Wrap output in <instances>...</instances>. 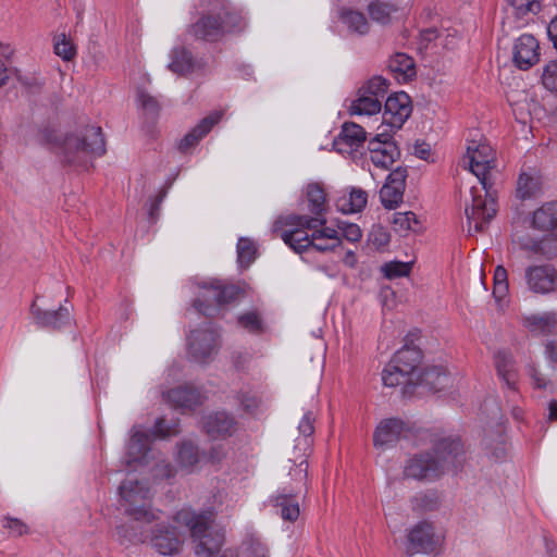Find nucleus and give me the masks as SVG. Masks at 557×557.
I'll list each match as a JSON object with an SVG mask.
<instances>
[{
	"label": "nucleus",
	"instance_id": "nucleus-1",
	"mask_svg": "<svg viewBox=\"0 0 557 557\" xmlns=\"http://www.w3.org/2000/svg\"><path fill=\"white\" fill-rule=\"evenodd\" d=\"M496 153L485 140H470L463 163L476 176L481 188L471 187V206L466 207L469 234L480 233L496 214V202L490 194L491 170L495 166Z\"/></svg>",
	"mask_w": 557,
	"mask_h": 557
},
{
	"label": "nucleus",
	"instance_id": "nucleus-2",
	"mask_svg": "<svg viewBox=\"0 0 557 557\" xmlns=\"http://www.w3.org/2000/svg\"><path fill=\"white\" fill-rule=\"evenodd\" d=\"M465 461L463 445L459 438H443L432 453L410 458L404 474L416 480H434L446 471H457Z\"/></svg>",
	"mask_w": 557,
	"mask_h": 557
},
{
	"label": "nucleus",
	"instance_id": "nucleus-3",
	"mask_svg": "<svg viewBox=\"0 0 557 557\" xmlns=\"http://www.w3.org/2000/svg\"><path fill=\"white\" fill-rule=\"evenodd\" d=\"M174 521L188 530L196 544L197 557H214L225 543L224 532L211 529L213 512L210 510L196 511L191 507H183L174 512Z\"/></svg>",
	"mask_w": 557,
	"mask_h": 557
},
{
	"label": "nucleus",
	"instance_id": "nucleus-4",
	"mask_svg": "<svg viewBox=\"0 0 557 557\" xmlns=\"http://www.w3.org/2000/svg\"><path fill=\"white\" fill-rule=\"evenodd\" d=\"M212 13L202 16L191 26L195 37L215 40L225 33L240 32L247 26L242 12L232 10L224 0H207Z\"/></svg>",
	"mask_w": 557,
	"mask_h": 557
},
{
	"label": "nucleus",
	"instance_id": "nucleus-5",
	"mask_svg": "<svg viewBox=\"0 0 557 557\" xmlns=\"http://www.w3.org/2000/svg\"><path fill=\"white\" fill-rule=\"evenodd\" d=\"M104 151V139L99 126H87L71 133L62 144L64 161L78 166H87L94 158L103 154Z\"/></svg>",
	"mask_w": 557,
	"mask_h": 557
},
{
	"label": "nucleus",
	"instance_id": "nucleus-6",
	"mask_svg": "<svg viewBox=\"0 0 557 557\" xmlns=\"http://www.w3.org/2000/svg\"><path fill=\"white\" fill-rule=\"evenodd\" d=\"M331 187L315 182V251H335L341 248V220L325 218Z\"/></svg>",
	"mask_w": 557,
	"mask_h": 557
},
{
	"label": "nucleus",
	"instance_id": "nucleus-7",
	"mask_svg": "<svg viewBox=\"0 0 557 557\" xmlns=\"http://www.w3.org/2000/svg\"><path fill=\"white\" fill-rule=\"evenodd\" d=\"M121 506L134 521L151 523L159 518V511L150 506L149 486L134 476L126 478L120 488Z\"/></svg>",
	"mask_w": 557,
	"mask_h": 557
},
{
	"label": "nucleus",
	"instance_id": "nucleus-8",
	"mask_svg": "<svg viewBox=\"0 0 557 557\" xmlns=\"http://www.w3.org/2000/svg\"><path fill=\"white\" fill-rule=\"evenodd\" d=\"M395 367H399L403 373L409 374L414 380H419V384L429 385L431 389L440 391L445 386L448 380L447 374L441 367H432L420 371L422 361V351L416 346L405 345L395 352L392 360Z\"/></svg>",
	"mask_w": 557,
	"mask_h": 557
},
{
	"label": "nucleus",
	"instance_id": "nucleus-9",
	"mask_svg": "<svg viewBox=\"0 0 557 557\" xmlns=\"http://www.w3.org/2000/svg\"><path fill=\"white\" fill-rule=\"evenodd\" d=\"M312 220L308 216L281 215L272 226L274 233H281V237L296 253L307 261L313 246V238L309 235Z\"/></svg>",
	"mask_w": 557,
	"mask_h": 557
},
{
	"label": "nucleus",
	"instance_id": "nucleus-10",
	"mask_svg": "<svg viewBox=\"0 0 557 557\" xmlns=\"http://www.w3.org/2000/svg\"><path fill=\"white\" fill-rule=\"evenodd\" d=\"M239 289L234 285H226L218 280H207L198 284V297L194 308L205 314L212 315L219 308L234 300Z\"/></svg>",
	"mask_w": 557,
	"mask_h": 557
},
{
	"label": "nucleus",
	"instance_id": "nucleus-11",
	"mask_svg": "<svg viewBox=\"0 0 557 557\" xmlns=\"http://www.w3.org/2000/svg\"><path fill=\"white\" fill-rule=\"evenodd\" d=\"M188 530L174 521V515L168 523L153 527L149 536L150 545L163 556H176L183 550Z\"/></svg>",
	"mask_w": 557,
	"mask_h": 557
},
{
	"label": "nucleus",
	"instance_id": "nucleus-12",
	"mask_svg": "<svg viewBox=\"0 0 557 557\" xmlns=\"http://www.w3.org/2000/svg\"><path fill=\"white\" fill-rule=\"evenodd\" d=\"M412 112L410 97L404 92H395L385 100L382 124L379 129H387L391 134L401 128Z\"/></svg>",
	"mask_w": 557,
	"mask_h": 557
},
{
	"label": "nucleus",
	"instance_id": "nucleus-13",
	"mask_svg": "<svg viewBox=\"0 0 557 557\" xmlns=\"http://www.w3.org/2000/svg\"><path fill=\"white\" fill-rule=\"evenodd\" d=\"M523 282L528 292L546 296L557 290V270L552 264H532L524 269Z\"/></svg>",
	"mask_w": 557,
	"mask_h": 557
},
{
	"label": "nucleus",
	"instance_id": "nucleus-14",
	"mask_svg": "<svg viewBox=\"0 0 557 557\" xmlns=\"http://www.w3.org/2000/svg\"><path fill=\"white\" fill-rule=\"evenodd\" d=\"M369 158L377 169L388 170L400 157L397 145L387 129L381 131L368 144Z\"/></svg>",
	"mask_w": 557,
	"mask_h": 557
},
{
	"label": "nucleus",
	"instance_id": "nucleus-15",
	"mask_svg": "<svg viewBox=\"0 0 557 557\" xmlns=\"http://www.w3.org/2000/svg\"><path fill=\"white\" fill-rule=\"evenodd\" d=\"M437 545L438 537L429 521H420L408 531L406 553L410 556L433 553Z\"/></svg>",
	"mask_w": 557,
	"mask_h": 557
},
{
	"label": "nucleus",
	"instance_id": "nucleus-16",
	"mask_svg": "<svg viewBox=\"0 0 557 557\" xmlns=\"http://www.w3.org/2000/svg\"><path fill=\"white\" fill-rule=\"evenodd\" d=\"M218 337L211 326L193 331L188 337L191 357L199 362L207 361L218 349Z\"/></svg>",
	"mask_w": 557,
	"mask_h": 557
},
{
	"label": "nucleus",
	"instance_id": "nucleus-17",
	"mask_svg": "<svg viewBox=\"0 0 557 557\" xmlns=\"http://www.w3.org/2000/svg\"><path fill=\"white\" fill-rule=\"evenodd\" d=\"M407 170L398 166L392 171L380 190V199L384 208L395 209L403 201L406 187Z\"/></svg>",
	"mask_w": 557,
	"mask_h": 557
},
{
	"label": "nucleus",
	"instance_id": "nucleus-18",
	"mask_svg": "<svg viewBox=\"0 0 557 557\" xmlns=\"http://www.w3.org/2000/svg\"><path fill=\"white\" fill-rule=\"evenodd\" d=\"M30 314L37 325L53 330L70 325L73 320L67 300H65V305H60L59 309L55 311L45 310L36 302H33L30 306Z\"/></svg>",
	"mask_w": 557,
	"mask_h": 557
},
{
	"label": "nucleus",
	"instance_id": "nucleus-19",
	"mask_svg": "<svg viewBox=\"0 0 557 557\" xmlns=\"http://www.w3.org/2000/svg\"><path fill=\"white\" fill-rule=\"evenodd\" d=\"M407 431L408 426L401 419H383L374 430L373 444L376 448H388L396 444Z\"/></svg>",
	"mask_w": 557,
	"mask_h": 557
},
{
	"label": "nucleus",
	"instance_id": "nucleus-20",
	"mask_svg": "<svg viewBox=\"0 0 557 557\" xmlns=\"http://www.w3.org/2000/svg\"><path fill=\"white\" fill-rule=\"evenodd\" d=\"M367 140L366 131L354 122H345L333 146L342 154H350L363 146Z\"/></svg>",
	"mask_w": 557,
	"mask_h": 557
},
{
	"label": "nucleus",
	"instance_id": "nucleus-21",
	"mask_svg": "<svg viewBox=\"0 0 557 557\" xmlns=\"http://www.w3.org/2000/svg\"><path fill=\"white\" fill-rule=\"evenodd\" d=\"M539 41L530 34L521 35L513 46V62L520 70H529L539 62Z\"/></svg>",
	"mask_w": 557,
	"mask_h": 557
},
{
	"label": "nucleus",
	"instance_id": "nucleus-22",
	"mask_svg": "<svg viewBox=\"0 0 557 557\" xmlns=\"http://www.w3.org/2000/svg\"><path fill=\"white\" fill-rule=\"evenodd\" d=\"M522 325L534 336L557 334V311H544L522 317Z\"/></svg>",
	"mask_w": 557,
	"mask_h": 557
},
{
	"label": "nucleus",
	"instance_id": "nucleus-23",
	"mask_svg": "<svg viewBox=\"0 0 557 557\" xmlns=\"http://www.w3.org/2000/svg\"><path fill=\"white\" fill-rule=\"evenodd\" d=\"M334 199L337 211L344 214L359 213L363 211L368 203V193L356 186H350L342 191Z\"/></svg>",
	"mask_w": 557,
	"mask_h": 557
},
{
	"label": "nucleus",
	"instance_id": "nucleus-24",
	"mask_svg": "<svg viewBox=\"0 0 557 557\" xmlns=\"http://www.w3.org/2000/svg\"><path fill=\"white\" fill-rule=\"evenodd\" d=\"M150 443L151 438L148 432L143 431L140 428H134L126 447V463L132 466L137 462H147Z\"/></svg>",
	"mask_w": 557,
	"mask_h": 557
},
{
	"label": "nucleus",
	"instance_id": "nucleus-25",
	"mask_svg": "<svg viewBox=\"0 0 557 557\" xmlns=\"http://www.w3.org/2000/svg\"><path fill=\"white\" fill-rule=\"evenodd\" d=\"M543 182L536 169L521 171L517 180L516 194L521 200L534 199L542 194Z\"/></svg>",
	"mask_w": 557,
	"mask_h": 557
},
{
	"label": "nucleus",
	"instance_id": "nucleus-26",
	"mask_svg": "<svg viewBox=\"0 0 557 557\" xmlns=\"http://www.w3.org/2000/svg\"><path fill=\"white\" fill-rule=\"evenodd\" d=\"M164 399L176 408L191 409L202 400L201 393L191 386H180L163 394Z\"/></svg>",
	"mask_w": 557,
	"mask_h": 557
},
{
	"label": "nucleus",
	"instance_id": "nucleus-27",
	"mask_svg": "<svg viewBox=\"0 0 557 557\" xmlns=\"http://www.w3.org/2000/svg\"><path fill=\"white\" fill-rule=\"evenodd\" d=\"M234 425V419L224 411L211 413L203 420V429L212 438L231 435Z\"/></svg>",
	"mask_w": 557,
	"mask_h": 557
},
{
	"label": "nucleus",
	"instance_id": "nucleus-28",
	"mask_svg": "<svg viewBox=\"0 0 557 557\" xmlns=\"http://www.w3.org/2000/svg\"><path fill=\"white\" fill-rule=\"evenodd\" d=\"M368 13L373 22L387 25L404 15V10L392 2L375 0L369 3Z\"/></svg>",
	"mask_w": 557,
	"mask_h": 557
},
{
	"label": "nucleus",
	"instance_id": "nucleus-29",
	"mask_svg": "<svg viewBox=\"0 0 557 557\" xmlns=\"http://www.w3.org/2000/svg\"><path fill=\"white\" fill-rule=\"evenodd\" d=\"M221 113H213L202 119L189 133L181 140L180 149L186 151L201 140L211 128L220 121Z\"/></svg>",
	"mask_w": 557,
	"mask_h": 557
},
{
	"label": "nucleus",
	"instance_id": "nucleus-30",
	"mask_svg": "<svg viewBox=\"0 0 557 557\" xmlns=\"http://www.w3.org/2000/svg\"><path fill=\"white\" fill-rule=\"evenodd\" d=\"M531 225L540 231H550L557 227V201L546 202L535 210Z\"/></svg>",
	"mask_w": 557,
	"mask_h": 557
},
{
	"label": "nucleus",
	"instance_id": "nucleus-31",
	"mask_svg": "<svg viewBox=\"0 0 557 557\" xmlns=\"http://www.w3.org/2000/svg\"><path fill=\"white\" fill-rule=\"evenodd\" d=\"M348 110L351 115H373L382 110V101L359 89L357 98L350 102Z\"/></svg>",
	"mask_w": 557,
	"mask_h": 557
},
{
	"label": "nucleus",
	"instance_id": "nucleus-32",
	"mask_svg": "<svg viewBox=\"0 0 557 557\" xmlns=\"http://www.w3.org/2000/svg\"><path fill=\"white\" fill-rule=\"evenodd\" d=\"M388 69L398 81H408L416 75L414 62L406 53H395L388 61Z\"/></svg>",
	"mask_w": 557,
	"mask_h": 557
},
{
	"label": "nucleus",
	"instance_id": "nucleus-33",
	"mask_svg": "<svg viewBox=\"0 0 557 557\" xmlns=\"http://www.w3.org/2000/svg\"><path fill=\"white\" fill-rule=\"evenodd\" d=\"M395 366V363L389 361V363L384 368L382 372V381L385 386L395 387L398 385H420L419 380H414L409 374L403 373V370Z\"/></svg>",
	"mask_w": 557,
	"mask_h": 557
},
{
	"label": "nucleus",
	"instance_id": "nucleus-34",
	"mask_svg": "<svg viewBox=\"0 0 557 557\" xmlns=\"http://www.w3.org/2000/svg\"><path fill=\"white\" fill-rule=\"evenodd\" d=\"M274 507L284 520L295 521L299 516V504L294 496L277 494L273 497Z\"/></svg>",
	"mask_w": 557,
	"mask_h": 557
},
{
	"label": "nucleus",
	"instance_id": "nucleus-35",
	"mask_svg": "<svg viewBox=\"0 0 557 557\" xmlns=\"http://www.w3.org/2000/svg\"><path fill=\"white\" fill-rule=\"evenodd\" d=\"M495 364L499 377L505 382L508 388L515 392L517 373L511 358L505 352H498L495 357Z\"/></svg>",
	"mask_w": 557,
	"mask_h": 557
},
{
	"label": "nucleus",
	"instance_id": "nucleus-36",
	"mask_svg": "<svg viewBox=\"0 0 557 557\" xmlns=\"http://www.w3.org/2000/svg\"><path fill=\"white\" fill-rule=\"evenodd\" d=\"M410 506L412 511L420 515L436 510L440 506V499L434 492L419 493L410 498Z\"/></svg>",
	"mask_w": 557,
	"mask_h": 557
},
{
	"label": "nucleus",
	"instance_id": "nucleus-37",
	"mask_svg": "<svg viewBox=\"0 0 557 557\" xmlns=\"http://www.w3.org/2000/svg\"><path fill=\"white\" fill-rule=\"evenodd\" d=\"M341 20L350 30L360 35H364L369 30V23L361 12L344 9L341 12Z\"/></svg>",
	"mask_w": 557,
	"mask_h": 557
},
{
	"label": "nucleus",
	"instance_id": "nucleus-38",
	"mask_svg": "<svg viewBox=\"0 0 557 557\" xmlns=\"http://www.w3.org/2000/svg\"><path fill=\"white\" fill-rule=\"evenodd\" d=\"M200 456L197 447L191 442H183L177 453V461L182 468L187 470L194 469L200 461Z\"/></svg>",
	"mask_w": 557,
	"mask_h": 557
},
{
	"label": "nucleus",
	"instance_id": "nucleus-39",
	"mask_svg": "<svg viewBox=\"0 0 557 557\" xmlns=\"http://www.w3.org/2000/svg\"><path fill=\"white\" fill-rule=\"evenodd\" d=\"M191 55L184 48H176L172 51L169 69L176 74H185L191 69Z\"/></svg>",
	"mask_w": 557,
	"mask_h": 557
},
{
	"label": "nucleus",
	"instance_id": "nucleus-40",
	"mask_svg": "<svg viewBox=\"0 0 557 557\" xmlns=\"http://www.w3.org/2000/svg\"><path fill=\"white\" fill-rule=\"evenodd\" d=\"M392 223L397 232H417L421 226L417 215L411 211L395 212Z\"/></svg>",
	"mask_w": 557,
	"mask_h": 557
},
{
	"label": "nucleus",
	"instance_id": "nucleus-41",
	"mask_svg": "<svg viewBox=\"0 0 557 557\" xmlns=\"http://www.w3.org/2000/svg\"><path fill=\"white\" fill-rule=\"evenodd\" d=\"M257 247L252 240L240 237L237 243V261L240 267H249L256 259Z\"/></svg>",
	"mask_w": 557,
	"mask_h": 557
},
{
	"label": "nucleus",
	"instance_id": "nucleus-42",
	"mask_svg": "<svg viewBox=\"0 0 557 557\" xmlns=\"http://www.w3.org/2000/svg\"><path fill=\"white\" fill-rule=\"evenodd\" d=\"M54 53L64 61H71L76 55V48L65 34H58L53 38Z\"/></svg>",
	"mask_w": 557,
	"mask_h": 557
},
{
	"label": "nucleus",
	"instance_id": "nucleus-43",
	"mask_svg": "<svg viewBox=\"0 0 557 557\" xmlns=\"http://www.w3.org/2000/svg\"><path fill=\"white\" fill-rule=\"evenodd\" d=\"M493 281V295L497 301H500L507 296L509 290L508 273L503 265H497L495 268Z\"/></svg>",
	"mask_w": 557,
	"mask_h": 557
},
{
	"label": "nucleus",
	"instance_id": "nucleus-44",
	"mask_svg": "<svg viewBox=\"0 0 557 557\" xmlns=\"http://www.w3.org/2000/svg\"><path fill=\"white\" fill-rule=\"evenodd\" d=\"M359 89H361L363 94L372 95L382 101L387 92L388 84L382 76H374L367 81Z\"/></svg>",
	"mask_w": 557,
	"mask_h": 557
},
{
	"label": "nucleus",
	"instance_id": "nucleus-45",
	"mask_svg": "<svg viewBox=\"0 0 557 557\" xmlns=\"http://www.w3.org/2000/svg\"><path fill=\"white\" fill-rule=\"evenodd\" d=\"M508 4L517 17H523L528 13L536 14L542 8L539 0H508Z\"/></svg>",
	"mask_w": 557,
	"mask_h": 557
},
{
	"label": "nucleus",
	"instance_id": "nucleus-46",
	"mask_svg": "<svg viewBox=\"0 0 557 557\" xmlns=\"http://www.w3.org/2000/svg\"><path fill=\"white\" fill-rule=\"evenodd\" d=\"M410 271L411 263L409 262L391 261L382 267V272L388 280L408 276Z\"/></svg>",
	"mask_w": 557,
	"mask_h": 557
},
{
	"label": "nucleus",
	"instance_id": "nucleus-47",
	"mask_svg": "<svg viewBox=\"0 0 557 557\" xmlns=\"http://www.w3.org/2000/svg\"><path fill=\"white\" fill-rule=\"evenodd\" d=\"M137 104L149 117L156 116L160 108L158 100L143 89L137 91Z\"/></svg>",
	"mask_w": 557,
	"mask_h": 557
},
{
	"label": "nucleus",
	"instance_id": "nucleus-48",
	"mask_svg": "<svg viewBox=\"0 0 557 557\" xmlns=\"http://www.w3.org/2000/svg\"><path fill=\"white\" fill-rule=\"evenodd\" d=\"M368 240L376 249H381L388 245L391 235L386 227L380 224H374L369 232Z\"/></svg>",
	"mask_w": 557,
	"mask_h": 557
},
{
	"label": "nucleus",
	"instance_id": "nucleus-49",
	"mask_svg": "<svg viewBox=\"0 0 557 557\" xmlns=\"http://www.w3.org/2000/svg\"><path fill=\"white\" fill-rule=\"evenodd\" d=\"M238 324L251 333H258L261 332L262 326V320L260 319L259 314L257 312H247L242 314L238 318Z\"/></svg>",
	"mask_w": 557,
	"mask_h": 557
},
{
	"label": "nucleus",
	"instance_id": "nucleus-50",
	"mask_svg": "<svg viewBox=\"0 0 557 557\" xmlns=\"http://www.w3.org/2000/svg\"><path fill=\"white\" fill-rule=\"evenodd\" d=\"M341 239L345 238L350 243H357L362 237V231L356 223L341 221L339 224Z\"/></svg>",
	"mask_w": 557,
	"mask_h": 557
},
{
	"label": "nucleus",
	"instance_id": "nucleus-51",
	"mask_svg": "<svg viewBox=\"0 0 557 557\" xmlns=\"http://www.w3.org/2000/svg\"><path fill=\"white\" fill-rule=\"evenodd\" d=\"M542 82L546 89L557 92V60L544 67Z\"/></svg>",
	"mask_w": 557,
	"mask_h": 557
},
{
	"label": "nucleus",
	"instance_id": "nucleus-52",
	"mask_svg": "<svg viewBox=\"0 0 557 557\" xmlns=\"http://www.w3.org/2000/svg\"><path fill=\"white\" fill-rule=\"evenodd\" d=\"M238 557H268V550L261 542L251 541L244 544Z\"/></svg>",
	"mask_w": 557,
	"mask_h": 557
},
{
	"label": "nucleus",
	"instance_id": "nucleus-53",
	"mask_svg": "<svg viewBox=\"0 0 557 557\" xmlns=\"http://www.w3.org/2000/svg\"><path fill=\"white\" fill-rule=\"evenodd\" d=\"M2 527L13 536H21L28 532V527L23 521L11 517L3 518Z\"/></svg>",
	"mask_w": 557,
	"mask_h": 557
},
{
	"label": "nucleus",
	"instance_id": "nucleus-54",
	"mask_svg": "<svg viewBox=\"0 0 557 557\" xmlns=\"http://www.w3.org/2000/svg\"><path fill=\"white\" fill-rule=\"evenodd\" d=\"M513 242L517 243L521 248L532 251H537L543 249L542 242L536 238H524L520 236L519 232H516L513 235Z\"/></svg>",
	"mask_w": 557,
	"mask_h": 557
},
{
	"label": "nucleus",
	"instance_id": "nucleus-55",
	"mask_svg": "<svg viewBox=\"0 0 557 557\" xmlns=\"http://www.w3.org/2000/svg\"><path fill=\"white\" fill-rule=\"evenodd\" d=\"M544 356L552 368L557 369V339H548L545 342Z\"/></svg>",
	"mask_w": 557,
	"mask_h": 557
},
{
	"label": "nucleus",
	"instance_id": "nucleus-56",
	"mask_svg": "<svg viewBox=\"0 0 557 557\" xmlns=\"http://www.w3.org/2000/svg\"><path fill=\"white\" fill-rule=\"evenodd\" d=\"M166 424V421L164 419H159L156 422L153 433L158 437H166L175 434L177 431L175 428H170Z\"/></svg>",
	"mask_w": 557,
	"mask_h": 557
},
{
	"label": "nucleus",
	"instance_id": "nucleus-57",
	"mask_svg": "<svg viewBox=\"0 0 557 557\" xmlns=\"http://www.w3.org/2000/svg\"><path fill=\"white\" fill-rule=\"evenodd\" d=\"M240 405L247 412H253L259 406V399L251 394H243L240 396Z\"/></svg>",
	"mask_w": 557,
	"mask_h": 557
},
{
	"label": "nucleus",
	"instance_id": "nucleus-58",
	"mask_svg": "<svg viewBox=\"0 0 557 557\" xmlns=\"http://www.w3.org/2000/svg\"><path fill=\"white\" fill-rule=\"evenodd\" d=\"M117 534L120 537H123L131 543L145 542L147 539L143 534L129 533L128 530L124 525H121L117 528Z\"/></svg>",
	"mask_w": 557,
	"mask_h": 557
},
{
	"label": "nucleus",
	"instance_id": "nucleus-59",
	"mask_svg": "<svg viewBox=\"0 0 557 557\" xmlns=\"http://www.w3.org/2000/svg\"><path fill=\"white\" fill-rule=\"evenodd\" d=\"M531 379L536 388H546L549 383L536 369L531 370Z\"/></svg>",
	"mask_w": 557,
	"mask_h": 557
},
{
	"label": "nucleus",
	"instance_id": "nucleus-60",
	"mask_svg": "<svg viewBox=\"0 0 557 557\" xmlns=\"http://www.w3.org/2000/svg\"><path fill=\"white\" fill-rule=\"evenodd\" d=\"M547 35L557 50V16L549 22L547 26Z\"/></svg>",
	"mask_w": 557,
	"mask_h": 557
},
{
	"label": "nucleus",
	"instance_id": "nucleus-61",
	"mask_svg": "<svg viewBox=\"0 0 557 557\" xmlns=\"http://www.w3.org/2000/svg\"><path fill=\"white\" fill-rule=\"evenodd\" d=\"M11 70L5 62L0 59V87L5 85L10 78Z\"/></svg>",
	"mask_w": 557,
	"mask_h": 557
},
{
	"label": "nucleus",
	"instance_id": "nucleus-62",
	"mask_svg": "<svg viewBox=\"0 0 557 557\" xmlns=\"http://www.w3.org/2000/svg\"><path fill=\"white\" fill-rule=\"evenodd\" d=\"M421 40L425 42H431L432 40L436 39L438 36V33L436 29L429 28L421 32Z\"/></svg>",
	"mask_w": 557,
	"mask_h": 557
},
{
	"label": "nucleus",
	"instance_id": "nucleus-63",
	"mask_svg": "<svg viewBox=\"0 0 557 557\" xmlns=\"http://www.w3.org/2000/svg\"><path fill=\"white\" fill-rule=\"evenodd\" d=\"M343 261L346 265L354 268L357 263V257L352 250H347L343 258Z\"/></svg>",
	"mask_w": 557,
	"mask_h": 557
},
{
	"label": "nucleus",
	"instance_id": "nucleus-64",
	"mask_svg": "<svg viewBox=\"0 0 557 557\" xmlns=\"http://www.w3.org/2000/svg\"><path fill=\"white\" fill-rule=\"evenodd\" d=\"M548 419L557 420V400H552L548 404Z\"/></svg>",
	"mask_w": 557,
	"mask_h": 557
}]
</instances>
